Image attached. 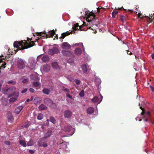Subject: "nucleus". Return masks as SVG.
<instances>
[{
	"label": "nucleus",
	"mask_w": 154,
	"mask_h": 154,
	"mask_svg": "<svg viewBox=\"0 0 154 154\" xmlns=\"http://www.w3.org/2000/svg\"><path fill=\"white\" fill-rule=\"evenodd\" d=\"M85 15L87 21L83 22V24L81 26H79L78 23L74 24L72 27L73 30H76L80 29L81 27L83 26L87 27L88 29H93L92 27H93V26H90L94 20L95 19V16L94 14L92 12L88 13V12H86ZM93 26H94V25H93Z\"/></svg>",
	"instance_id": "f257e3e1"
},
{
	"label": "nucleus",
	"mask_w": 154,
	"mask_h": 154,
	"mask_svg": "<svg viewBox=\"0 0 154 154\" xmlns=\"http://www.w3.org/2000/svg\"><path fill=\"white\" fill-rule=\"evenodd\" d=\"M4 94L8 95V98H9L12 96H14V97L11 98L9 100L10 102H13L16 101L19 96V93L16 91V88L14 87H12L7 89L3 91Z\"/></svg>",
	"instance_id": "f03ea898"
},
{
	"label": "nucleus",
	"mask_w": 154,
	"mask_h": 154,
	"mask_svg": "<svg viewBox=\"0 0 154 154\" xmlns=\"http://www.w3.org/2000/svg\"><path fill=\"white\" fill-rule=\"evenodd\" d=\"M34 45V42H32L31 43L28 44L27 41L25 40L21 42H15L14 44V47L17 48V51L27 48L29 47H32Z\"/></svg>",
	"instance_id": "7ed1b4c3"
},
{
	"label": "nucleus",
	"mask_w": 154,
	"mask_h": 154,
	"mask_svg": "<svg viewBox=\"0 0 154 154\" xmlns=\"http://www.w3.org/2000/svg\"><path fill=\"white\" fill-rule=\"evenodd\" d=\"M63 130L65 133L71 132V134L68 135L70 136H72L75 131L74 128H72L70 126L68 125L65 126L63 129Z\"/></svg>",
	"instance_id": "20e7f679"
},
{
	"label": "nucleus",
	"mask_w": 154,
	"mask_h": 154,
	"mask_svg": "<svg viewBox=\"0 0 154 154\" xmlns=\"http://www.w3.org/2000/svg\"><path fill=\"white\" fill-rule=\"evenodd\" d=\"M26 64V61L22 59H19L17 61V66L20 69H23Z\"/></svg>",
	"instance_id": "39448f33"
},
{
	"label": "nucleus",
	"mask_w": 154,
	"mask_h": 154,
	"mask_svg": "<svg viewBox=\"0 0 154 154\" xmlns=\"http://www.w3.org/2000/svg\"><path fill=\"white\" fill-rule=\"evenodd\" d=\"M59 51L57 47H53L52 49H49L48 51V54L51 55H54L55 54L58 53Z\"/></svg>",
	"instance_id": "423d86ee"
},
{
	"label": "nucleus",
	"mask_w": 154,
	"mask_h": 154,
	"mask_svg": "<svg viewBox=\"0 0 154 154\" xmlns=\"http://www.w3.org/2000/svg\"><path fill=\"white\" fill-rule=\"evenodd\" d=\"M45 101L51 107L54 108L56 107V105L55 104L53 103V101L50 99L49 98L45 99Z\"/></svg>",
	"instance_id": "0eeeda50"
},
{
	"label": "nucleus",
	"mask_w": 154,
	"mask_h": 154,
	"mask_svg": "<svg viewBox=\"0 0 154 154\" xmlns=\"http://www.w3.org/2000/svg\"><path fill=\"white\" fill-rule=\"evenodd\" d=\"M52 132L51 130L48 131L44 134V137L41 139V141H43L45 140V139L49 137L51 135Z\"/></svg>",
	"instance_id": "6e6552de"
},
{
	"label": "nucleus",
	"mask_w": 154,
	"mask_h": 154,
	"mask_svg": "<svg viewBox=\"0 0 154 154\" xmlns=\"http://www.w3.org/2000/svg\"><path fill=\"white\" fill-rule=\"evenodd\" d=\"M72 115V112L69 110H66L64 112V115L66 118H69Z\"/></svg>",
	"instance_id": "1a4fd4ad"
},
{
	"label": "nucleus",
	"mask_w": 154,
	"mask_h": 154,
	"mask_svg": "<svg viewBox=\"0 0 154 154\" xmlns=\"http://www.w3.org/2000/svg\"><path fill=\"white\" fill-rule=\"evenodd\" d=\"M62 53L63 55L66 56L72 57L73 56L71 53L68 51L63 50L62 51Z\"/></svg>",
	"instance_id": "9d476101"
},
{
	"label": "nucleus",
	"mask_w": 154,
	"mask_h": 154,
	"mask_svg": "<svg viewBox=\"0 0 154 154\" xmlns=\"http://www.w3.org/2000/svg\"><path fill=\"white\" fill-rule=\"evenodd\" d=\"M62 47L64 49H68L70 48L71 46L67 42H65L63 43Z\"/></svg>",
	"instance_id": "9b49d317"
},
{
	"label": "nucleus",
	"mask_w": 154,
	"mask_h": 154,
	"mask_svg": "<svg viewBox=\"0 0 154 154\" xmlns=\"http://www.w3.org/2000/svg\"><path fill=\"white\" fill-rule=\"evenodd\" d=\"M29 61L31 66L32 67H34L36 66L35 61L32 58L29 59Z\"/></svg>",
	"instance_id": "f8f14e48"
},
{
	"label": "nucleus",
	"mask_w": 154,
	"mask_h": 154,
	"mask_svg": "<svg viewBox=\"0 0 154 154\" xmlns=\"http://www.w3.org/2000/svg\"><path fill=\"white\" fill-rule=\"evenodd\" d=\"M7 116L9 122H11L13 120V118L11 113L9 112H8L7 113Z\"/></svg>",
	"instance_id": "ddd939ff"
},
{
	"label": "nucleus",
	"mask_w": 154,
	"mask_h": 154,
	"mask_svg": "<svg viewBox=\"0 0 154 154\" xmlns=\"http://www.w3.org/2000/svg\"><path fill=\"white\" fill-rule=\"evenodd\" d=\"M101 100L99 102V99L97 97H94L93 99L91 100L94 102L97 103L98 102V103H100L102 100L103 97L101 95H100Z\"/></svg>",
	"instance_id": "4468645a"
},
{
	"label": "nucleus",
	"mask_w": 154,
	"mask_h": 154,
	"mask_svg": "<svg viewBox=\"0 0 154 154\" xmlns=\"http://www.w3.org/2000/svg\"><path fill=\"white\" fill-rule=\"evenodd\" d=\"M51 65L52 68L54 69H57L59 68V66L57 62H53L52 63Z\"/></svg>",
	"instance_id": "2eb2a0df"
},
{
	"label": "nucleus",
	"mask_w": 154,
	"mask_h": 154,
	"mask_svg": "<svg viewBox=\"0 0 154 154\" xmlns=\"http://www.w3.org/2000/svg\"><path fill=\"white\" fill-rule=\"evenodd\" d=\"M23 107L20 106L17 107L15 109V112L16 114H18L23 109Z\"/></svg>",
	"instance_id": "dca6fc26"
},
{
	"label": "nucleus",
	"mask_w": 154,
	"mask_h": 154,
	"mask_svg": "<svg viewBox=\"0 0 154 154\" xmlns=\"http://www.w3.org/2000/svg\"><path fill=\"white\" fill-rule=\"evenodd\" d=\"M42 60L45 62H46L49 61V58L48 55H44L42 58Z\"/></svg>",
	"instance_id": "f3484780"
},
{
	"label": "nucleus",
	"mask_w": 154,
	"mask_h": 154,
	"mask_svg": "<svg viewBox=\"0 0 154 154\" xmlns=\"http://www.w3.org/2000/svg\"><path fill=\"white\" fill-rule=\"evenodd\" d=\"M94 109L92 107H90L87 109V112L88 114H91L93 113Z\"/></svg>",
	"instance_id": "a211bd4d"
},
{
	"label": "nucleus",
	"mask_w": 154,
	"mask_h": 154,
	"mask_svg": "<svg viewBox=\"0 0 154 154\" xmlns=\"http://www.w3.org/2000/svg\"><path fill=\"white\" fill-rule=\"evenodd\" d=\"M87 64H83L81 66V68L84 72H86L87 71Z\"/></svg>",
	"instance_id": "6ab92c4d"
},
{
	"label": "nucleus",
	"mask_w": 154,
	"mask_h": 154,
	"mask_svg": "<svg viewBox=\"0 0 154 154\" xmlns=\"http://www.w3.org/2000/svg\"><path fill=\"white\" fill-rule=\"evenodd\" d=\"M43 68L44 71L46 72L48 71L50 69V66L48 64L44 65Z\"/></svg>",
	"instance_id": "aec40b11"
},
{
	"label": "nucleus",
	"mask_w": 154,
	"mask_h": 154,
	"mask_svg": "<svg viewBox=\"0 0 154 154\" xmlns=\"http://www.w3.org/2000/svg\"><path fill=\"white\" fill-rule=\"evenodd\" d=\"M71 32H69L68 31L64 32L62 34L61 36L59 37V38H64L66 36L69 35Z\"/></svg>",
	"instance_id": "412c9836"
},
{
	"label": "nucleus",
	"mask_w": 154,
	"mask_h": 154,
	"mask_svg": "<svg viewBox=\"0 0 154 154\" xmlns=\"http://www.w3.org/2000/svg\"><path fill=\"white\" fill-rule=\"evenodd\" d=\"M19 143L20 145L24 147H26V142L25 140H20L19 141Z\"/></svg>",
	"instance_id": "4be33fe9"
},
{
	"label": "nucleus",
	"mask_w": 154,
	"mask_h": 154,
	"mask_svg": "<svg viewBox=\"0 0 154 154\" xmlns=\"http://www.w3.org/2000/svg\"><path fill=\"white\" fill-rule=\"evenodd\" d=\"M75 53L77 55H80L82 53V50L80 48H77L75 49Z\"/></svg>",
	"instance_id": "5701e85b"
},
{
	"label": "nucleus",
	"mask_w": 154,
	"mask_h": 154,
	"mask_svg": "<svg viewBox=\"0 0 154 154\" xmlns=\"http://www.w3.org/2000/svg\"><path fill=\"white\" fill-rule=\"evenodd\" d=\"M80 45H81L82 46L83 49L84 50V51H85L84 47V46L83 45V43H75V44H73V45H72V47H75V46L78 47V46H79Z\"/></svg>",
	"instance_id": "b1692460"
},
{
	"label": "nucleus",
	"mask_w": 154,
	"mask_h": 154,
	"mask_svg": "<svg viewBox=\"0 0 154 154\" xmlns=\"http://www.w3.org/2000/svg\"><path fill=\"white\" fill-rule=\"evenodd\" d=\"M30 78L31 79L35 80H39V79H38V77L34 75H32L30 76Z\"/></svg>",
	"instance_id": "393cba45"
},
{
	"label": "nucleus",
	"mask_w": 154,
	"mask_h": 154,
	"mask_svg": "<svg viewBox=\"0 0 154 154\" xmlns=\"http://www.w3.org/2000/svg\"><path fill=\"white\" fill-rule=\"evenodd\" d=\"M41 101V98L38 97H35L34 100V103L36 104Z\"/></svg>",
	"instance_id": "a878e982"
},
{
	"label": "nucleus",
	"mask_w": 154,
	"mask_h": 154,
	"mask_svg": "<svg viewBox=\"0 0 154 154\" xmlns=\"http://www.w3.org/2000/svg\"><path fill=\"white\" fill-rule=\"evenodd\" d=\"M140 109L142 110V115H149L150 113V112H145L143 110V108H142L141 106L140 107Z\"/></svg>",
	"instance_id": "bb28decb"
},
{
	"label": "nucleus",
	"mask_w": 154,
	"mask_h": 154,
	"mask_svg": "<svg viewBox=\"0 0 154 154\" xmlns=\"http://www.w3.org/2000/svg\"><path fill=\"white\" fill-rule=\"evenodd\" d=\"M42 91L44 93L48 95L49 94L50 91L47 88H44L43 90Z\"/></svg>",
	"instance_id": "cd10ccee"
},
{
	"label": "nucleus",
	"mask_w": 154,
	"mask_h": 154,
	"mask_svg": "<svg viewBox=\"0 0 154 154\" xmlns=\"http://www.w3.org/2000/svg\"><path fill=\"white\" fill-rule=\"evenodd\" d=\"M38 35H39L40 36V38L43 37H45L47 36V34L43 33L42 32H41L38 33Z\"/></svg>",
	"instance_id": "c85d7f7f"
},
{
	"label": "nucleus",
	"mask_w": 154,
	"mask_h": 154,
	"mask_svg": "<svg viewBox=\"0 0 154 154\" xmlns=\"http://www.w3.org/2000/svg\"><path fill=\"white\" fill-rule=\"evenodd\" d=\"M46 106L43 104H41L39 106V109L41 110L46 109Z\"/></svg>",
	"instance_id": "c756f323"
},
{
	"label": "nucleus",
	"mask_w": 154,
	"mask_h": 154,
	"mask_svg": "<svg viewBox=\"0 0 154 154\" xmlns=\"http://www.w3.org/2000/svg\"><path fill=\"white\" fill-rule=\"evenodd\" d=\"M38 146H43V147H46L48 146V145L46 143H43V144H42L41 143V142H38Z\"/></svg>",
	"instance_id": "7c9ffc66"
},
{
	"label": "nucleus",
	"mask_w": 154,
	"mask_h": 154,
	"mask_svg": "<svg viewBox=\"0 0 154 154\" xmlns=\"http://www.w3.org/2000/svg\"><path fill=\"white\" fill-rule=\"evenodd\" d=\"M50 121L54 124H56V121L55 119L52 117H51L50 118Z\"/></svg>",
	"instance_id": "2f4dec72"
},
{
	"label": "nucleus",
	"mask_w": 154,
	"mask_h": 154,
	"mask_svg": "<svg viewBox=\"0 0 154 154\" xmlns=\"http://www.w3.org/2000/svg\"><path fill=\"white\" fill-rule=\"evenodd\" d=\"M66 77L70 81L73 82L74 80L73 78L71 75H69V74L66 75Z\"/></svg>",
	"instance_id": "473e14b6"
},
{
	"label": "nucleus",
	"mask_w": 154,
	"mask_h": 154,
	"mask_svg": "<svg viewBox=\"0 0 154 154\" xmlns=\"http://www.w3.org/2000/svg\"><path fill=\"white\" fill-rule=\"evenodd\" d=\"M43 115L42 113H39L37 116V119L38 120H41L43 118Z\"/></svg>",
	"instance_id": "72a5a7b5"
},
{
	"label": "nucleus",
	"mask_w": 154,
	"mask_h": 154,
	"mask_svg": "<svg viewBox=\"0 0 154 154\" xmlns=\"http://www.w3.org/2000/svg\"><path fill=\"white\" fill-rule=\"evenodd\" d=\"M62 90L66 94L69 93V90L65 87H63L62 88Z\"/></svg>",
	"instance_id": "f704fd0d"
},
{
	"label": "nucleus",
	"mask_w": 154,
	"mask_h": 154,
	"mask_svg": "<svg viewBox=\"0 0 154 154\" xmlns=\"http://www.w3.org/2000/svg\"><path fill=\"white\" fill-rule=\"evenodd\" d=\"M118 14V11H113L112 13V16L113 18L115 17V16Z\"/></svg>",
	"instance_id": "c9c22d12"
},
{
	"label": "nucleus",
	"mask_w": 154,
	"mask_h": 154,
	"mask_svg": "<svg viewBox=\"0 0 154 154\" xmlns=\"http://www.w3.org/2000/svg\"><path fill=\"white\" fill-rule=\"evenodd\" d=\"M33 145V142L31 140H30L29 142L26 144V145H27L28 146H32Z\"/></svg>",
	"instance_id": "e433bc0d"
},
{
	"label": "nucleus",
	"mask_w": 154,
	"mask_h": 154,
	"mask_svg": "<svg viewBox=\"0 0 154 154\" xmlns=\"http://www.w3.org/2000/svg\"><path fill=\"white\" fill-rule=\"evenodd\" d=\"M40 83L38 82H35L33 83V85L35 87H38Z\"/></svg>",
	"instance_id": "4c0bfd02"
},
{
	"label": "nucleus",
	"mask_w": 154,
	"mask_h": 154,
	"mask_svg": "<svg viewBox=\"0 0 154 154\" xmlns=\"http://www.w3.org/2000/svg\"><path fill=\"white\" fill-rule=\"evenodd\" d=\"M120 17L121 20L122 22H124L126 18L125 16H123L122 15H121L120 16Z\"/></svg>",
	"instance_id": "58836bf2"
},
{
	"label": "nucleus",
	"mask_w": 154,
	"mask_h": 154,
	"mask_svg": "<svg viewBox=\"0 0 154 154\" xmlns=\"http://www.w3.org/2000/svg\"><path fill=\"white\" fill-rule=\"evenodd\" d=\"M79 96L81 97H83L84 96V91L83 90L79 94Z\"/></svg>",
	"instance_id": "ea45409f"
},
{
	"label": "nucleus",
	"mask_w": 154,
	"mask_h": 154,
	"mask_svg": "<svg viewBox=\"0 0 154 154\" xmlns=\"http://www.w3.org/2000/svg\"><path fill=\"white\" fill-rule=\"evenodd\" d=\"M136 14L137 15H138L139 17H140L141 18H143V16L142 15V14H140V13L138 12L137 11L136 12Z\"/></svg>",
	"instance_id": "a19ab883"
},
{
	"label": "nucleus",
	"mask_w": 154,
	"mask_h": 154,
	"mask_svg": "<svg viewBox=\"0 0 154 154\" xmlns=\"http://www.w3.org/2000/svg\"><path fill=\"white\" fill-rule=\"evenodd\" d=\"M28 81V78H24L22 80V82L23 83H25L27 82Z\"/></svg>",
	"instance_id": "79ce46f5"
},
{
	"label": "nucleus",
	"mask_w": 154,
	"mask_h": 154,
	"mask_svg": "<svg viewBox=\"0 0 154 154\" xmlns=\"http://www.w3.org/2000/svg\"><path fill=\"white\" fill-rule=\"evenodd\" d=\"M95 82H98V84H100L101 82V81L100 79H99L98 78H97L96 79H95Z\"/></svg>",
	"instance_id": "37998d69"
},
{
	"label": "nucleus",
	"mask_w": 154,
	"mask_h": 154,
	"mask_svg": "<svg viewBox=\"0 0 154 154\" xmlns=\"http://www.w3.org/2000/svg\"><path fill=\"white\" fill-rule=\"evenodd\" d=\"M50 34H51V35L52 36L54 35L55 34V32L54 30H53L52 31H51L50 32Z\"/></svg>",
	"instance_id": "c03bdc74"
},
{
	"label": "nucleus",
	"mask_w": 154,
	"mask_h": 154,
	"mask_svg": "<svg viewBox=\"0 0 154 154\" xmlns=\"http://www.w3.org/2000/svg\"><path fill=\"white\" fill-rule=\"evenodd\" d=\"M75 81L77 85H79L80 84V81L79 80L75 79Z\"/></svg>",
	"instance_id": "a18cd8bd"
},
{
	"label": "nucleus",
	"mask_w": 154,
	"mask_h": 154,
	"mask_svg": "<svg viewBox=\"0 0 154 154\" xmlns=\"http://www.w3.org/2000/svg\"><path fill=\"white\" fill-rule=\"evenodd\" d=\"M66 96L67 97L72 99V96L68 93L66 94Z\"/></svg>",
	"instance_id": "49530a36"
},
{
	"label": "nucleus",
	"mask_w": 154,
	"mask_h": 154,
	"mask_svg": "<svg viewBox=\"0 0 154 154\" xmlns=\"http://www.w3.org/2000/svg\"><path fill=\"white\" fill-rule=\"evenodd\" d=\"M150 87L152 92H154V87L150 85Z\"/></svg>",
	"instance_id": "de8ad7c7"
},
{
	"label": "nucleus",
	"mask_w": 154,
	"mask_h": 154,
	"mask_svg": "<svg viewBox=\"0 0 154 154\" xmlns=\"http://www.w3.org/2000/svg\"><path fill=\"white\" fill-rule=\"evenodd\" d=\"M29 91L32 92V93H33L34 92V89L32 88H31L29 89Z\"/></svg>",
	"instance_id": "09e8293b"
},
{
	"label": "nucleus",
	"mask_w": 154,
	"mask_h": 154,
	"mask_svg": "<svg viewBox=\"0 0 154 154\" xmlns=\"http://www.w3.org/2000/svg\"><path fill=\"white\" fill-rule=\"evenodd\" d=\"M27 88H25L21 92L22 93H24L26 92L27 91Z\"/></svg>",
	"instance_id": "8fccbe9b"
},
{
	"label": "nucleus",
	"mask_w": 154,
	"mask_h": 154,
	"mask_svg": "<svg viewBox=\"0 0 154 154\" xmlns=\"http://www.w3.org/2000/svg\"><path fill=\"white\" fill-rule=\"evenodd\" d=\"M49 124V120L48 119H47L46 121V123L45 124V125L47 126Z\"/></svg>",
	"instance_id": "3c124183"
},
{
	"label": "nucleus",
	"mask_w": 154,
	"mask_h": 154,
	"mask_svg": "<svg viewBox=\"0 0 154 154\" xmlns=\"http://www.w3.org/2000/svg\"><path fill=\"white\" fill-rule=\"evenodd\" d=\"M5 143L8 145H10V142L9 141H6L5 142Z\"/></svg>",
	"instance_id": "603ef678"
},
{
	"label": "nucleus",
	"mask_w": 154,
	"mask_h": 154,
	"mask_svg": "<svg viewBox=\"0 0 154 154\" xmlns=\"http://www.w3.org/2000/svg\"><path fill=\"white\" fill-rule=\"evenodd\" d=\"M29 152L31 154H32L34 153V151L32 150H29Z\"/></svg>",
	"instance_id": "864d4df0"
},
{
	"label": "nucleus",
	"mask_w": 154,
	"mask_h": 154,
	"mask_svg": "<svg viewBox=\"0 0 154 154\" xmlns=\"http://www.w3.org/2000/svg\"><path fill=\"white\" fill-rule=\"evenodd\" d=\"M151 56L152 59H154V53L151 54Z\"/></svg>",
	"instance_id": "5fc2aeb1"
},
{
	"label": "nucleus",
	"mask_w": 154,
	"mask_h": 154,
	"mask_svg": "<svg viewBox=\"0 0 154 154\" xmlns=\"http://www.w3.org/2000/svg\"><path fill=\"white\" fill-rule=\"evenodd\" d=\"M127 53L129 55H131L132 54L129 51H128Z\"/></svg>",
	"instance_id": "6e6d98bb"
},
{
	"label": "nucleus",
	"mask_w": 154,
	"mask_h": 154,
	"mask_svg": "<svg viewBox=\"0 0 154 154\" xmlns=\"http://www.w3.org/2000/svg\"><path fill=\"white\" fill-rule=\"evenodd\" d=\"M33 99V97H31L30 99V101L32 100Z\"/></svg>",
	"instance_id": "4d7b16f0"
},
{
	"label": "nucleus",
	"mask_w": 154,
	"mask_h": 154,
	"mask_svg": "<svg viewBox=\"0 0 154 154\" xmlns=\"http://www.w3.org/2000/svg\"><path fill=\"white\" fill-rule=\"evenodd\" d=\"M122 8H123V7H122L121 8H116L117 9H118V10H121Z\"/></svg>",
	"instance_id": "13d9d810"
},
{
	"label": "nucleus",
	"mask_w": 154,
	"mask_h": 154,
	"mask_svg": "<svg viewBox=\"0 0 154 154\" xmlns=\"http://www.w3.org/2000/svg\"><path fill=\"white\" fill-rule=\"evenodd\" d=\"M100 8H97V12H99L100 11Z\"/></svg>",
	"instance_id": "bf43d9fd"
},
{
	"label": "nucleus",
	"mask_w": 154,
	"mask_h": 154,
	"mask_svg": "<svg viewBox=\"0 0 154 154\" xmlns=\"http://www.w3.org/2000/svg\"><path fill=\"white\" fill-rule=\"evenodd\" d=\"M68 62L69 63H73V61L72 60H71V61H69V60H68Z\"/></svg>",
	"instance_id": "052dcab7"
},
{
	"label": "nucleus",
	"mask_w": 154,
	"mask_h": 154,
	"mask_svg": "<svg viewBox=\"0 0 154 154\" xmlns=\"http://www.w3.org/2000/svg\"><path fill=\"white\" fill-rule=\"evenodd\" d=\"M29 101H30V100L29 99H26V101L27 102H29Z\"/></svg>",
	"instance_id": "680f3d73"
},
{
	"label": "nucleus",
	"mask_w": 154,
	"mask_h": 154,
	"mask_svg": "<svg viewBox=\"0 0 154 154\" xmlns=\"http://www.w3.org/2000/svg\"><path fill=\"white\" fill-rule=\"evenodd\" d=\"M41 55L39 56H38L37 57V60H39V59L40 58V56Z\"/></svg>",
	"instance_id": "e2e57ef3"
},
{
	"label": "nucleus",
	"mask_w": 154,
	"mask_h": 154,
	"mask_svg": "<svg viewBox=\"0 0 154 154\" xmlns=\"http://www.w3.org/2000/svg\"><path fill=\"white\" fill-rule=\"evenodd\" d=\"M1 86H2V85L0 84V91L1 90Z\"/></svg>",
	"instance_id": "0e129e2a"
},
{
	"label": "nucleus",
	"mask_w": 154,
	"mask_h": 154,
	"mask_svg": "<svg viewBox=\"0 0 154 154\" xmlns=\"http://www.w3.org/2000/svg\"><path fill=\"white\" fill-rule=\"evenodd\" d=\"M145 121H146V122L147 121H148V120H147V119H145Z\"/></svg>",
	"instance_id": "69168bd1"
},
{
	"label": "nucleus",
	"mask_w": 154,
	"mask_h": 154,
	"mask_svg": "<svg viewBox=\"0 0 154 154\" xmlns=\"http://www.w3.org/2000/svg\"><path fill=\"white\" fill-rule=\"evenodd\" d=\"M41 127L42 128H44V127L43 126H42Z\"/></svg>",
	"instance_id": "338daca9"
},
{
	"label": "nucleus",
	"mask_w": 154,
	"mask_h": 154,
	"mask_svg": "<svg viewBox=\"0 0 154 154\" xmlns=\"http://www.w3.org/2000/svg\"><path fill=\"white\" fill-rule=\"evenodd\" d=\"M57 154H60V153L59 152H57Z\"/></svg>",
	"instance_id": "774afa93"
}]
</instances>
